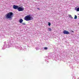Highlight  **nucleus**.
<instances>
[{
	"label": "nucleus",
	"instance_id": "obj_1",
	"mask_svg": "<svg viewBox=\"0 0 79 79\" xmlns=\"http://www.w3.org/2000/svg\"><path fill=\"white\" fill-rule=\"evenodd\" d=\"M13 13L12 12H9L6 14L5 16L6 19H8L9 20H12L13 19Z\"/></svg>",
	"mask_w": 79,
	"mask_h": 79
},
{
	"label": "nucleus",
	"instance_id": "obj_2",
	"mask_svg": "<svg viewBox=\"0 0 79 79\" xmlns=\"http://www.w3.org/2000/svg\"><path fill=\"white\" fill-rule=\"evenodd\" d=\"M30 16L31 15H29L26 16L24 18V20L27 21H31V20H33V18L31 17Z\"/></svg>",
	"mask_w": 79,
	"mask_h": 79
},
{
	"label": "nucleus",
	"instance_id": "obj_3",
	"mask_svg": "<svg viewBox=\"0 0 79 79\" xmlns=\"http://www.w3.org/2000/svg\"><path fill=\"white\" fill-rule=\"evenodd\" d=\"M24 8L20 7H18V9L17 10L19 11H22L24 10Z\"/></svg>",
	"mask_w": 79,
	"mask_h": 79
},
{
	"label": "nucleus",
	"instance_id": "obj_4",
	"mask_svg": "<svg viewBox=\"0 0 79 79\" xmlns=\"http://www.w3.org/2000/svg\"><path fill=\"white\" fill-rule=\"evenodd\" d=\"M63 33H64V34H69V32L66 30L64 31Z\"/></svg>",
	"mask_w": 79,
	"mask_h": 79
},
{
	"label": "nucleus",
	"instance_id": "obj_5",
	"mask_svg": "<svg viewBox=\"0 0 79 79\" xmlns=\"http://www.w3.org/2000/svg\"><path fill=\"white\" fill-rule=\"evenodd\" d=\"M13 8L14 9H15V10H18V6L16 5H14L13 6Z\"/></svg>",
	"mask_w": 79,
	"mask_h": 79
},
{
	"label": "nucleus",
	"instance_id": "obj_6",
	"mask_svg": "<svg viewBox=\"0 0 79 79\" xmlns=\"http://www.w3.org/2000/svg\"><path fill=\"white\" fill-rule=\"evenodd\" d=\"M19 23H22L23 22V20L22 19H20L19 20Z\"/></svg>",
	"mask_w": 79,
	"mask_h": 79
},
{
	"label": "nucleus",
	"instance_id": "obj_7",
	"mask_svg": "<svg viewBox=\"0 0 79 79\" xmlns=\"http://www.w3.org/2000/svg\"><path fill=\"white\" fill-rule=\"evenodd\" d=\"M48 31H52V29L50 28H49L48 29Z\"/></svg>",
	"mask_w": 79,
	"mask_h": 79
},
{
	"label": "nucleus",
	"instance_id": "obj_8",
	"mask_svg": "<svg viewBox=\"0 0 79 79\" xmlns=\"http://www.w3.org/2000/svg\"><path fill=\"white\" fill-rule=\"evenodd\" d=\"M69 16L70 18H73V17H72V16H71V15H69Z\"/></svg>",
	"mask_w": 79,
	"mask_h": 79
},
{
	"label": "nucleus",
	"instance_id": "obj_9",
	"mask_svg": "<svg viewBox=\"0 0 79 79\" xmlns=\"http://www.w3.org/2000/svg\"><path fill=\"white\" fill-rule=\"evenodd\" d=\"M22 24L23 25H26V23H22Z\"/></svg>",
	"mask_w": 79,
	"mask_h": 79
},
{
	"label": "nucleus",
	"instance_id": "obj_10",
	"mask_svg": "<svg viewBox=\"0 0 79 79\" xmlns=\"http://www.w3.org/2000/svg\"><path fill=\"white\" fill-rule=\"evenodd\" d=\"M48 25L50 26L51 25V23L50 22L48 23Z\"/></svg>",
	"mask_w": 79,
	"mask_h": 79
},
{
	"label": "nucleus",
	"instance_id": "obj_11",
	"mask_svg": "<svg viewBox=\"0 0 79 79\" xmlns=\"http://www.w3.org/2000/svg\"><path fill=\"white\" fill-rule=\"evenodd\" d=\"M77 11H79V8H77Z\"/></svg>",
	"mask_w": 79,
	"mask_h": 79
},
{
	"label": "nucleus",
	"instance_id": "obj_12",
	"mask_svg": "<svg viewBox=\"0 0 79 79\" xmlns=\"http://www.w3.org/2000/svg\"><path fill=\"white\" fill-rule=\"evenodd\" d=\"M74 19H77V15H75Z\"/></svg>",
	"mask_w": 79,
	"mask_h": 79
},
{
	"label": "nucleus",
	"instance_id": "obj_13",
	"mask_svg": "<svg viewBox=\"0 0 79 79\" xmlns=\"http://www.w3.org/2000/svg\"><path fill=\"white\" fill-rule=\"evenodd\" d=\"M44 50H47V47H45V48H44Z\"/></svg>",
	"mask_w": 79,
	"mask_h": 79
},
{
	"label": "nucleus",
	"instance_id": "obj_14",
	"mask_svg": "<svg viewBox=\"0 0 79 79\" xmlns=\"http://www.w3.org/2000/svg\"><path fill=\"white\" fill-rule=\"evenodd\" d=\"M37 9L38 10H40V8H37Z\"/></svg>",
	"mask_w": 79,
	"mask_h": 79
},
{
	"label": "nucleus",
	"instance_id": "obj_15",
	"mask_svg": "<svg viewBox=\"0 0 79 79\" xmlns=\"http://www.w3.org/2000/svg\"><path fill=\"white\" fill-rule=\"evenodd\" d=\"M72 32H73V33H74V32L73 31H72Z\"/></svg>",
	"mask_w": 79,
	"mask_h": 79
}]
</instances>
